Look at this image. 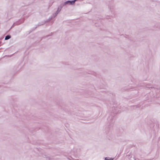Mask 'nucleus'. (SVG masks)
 <instances>
[{"label":"nucleus","mask_w":160,"mask_h":160,"mask_svg":"<svg viewBox=\"0 0 160 160\" xmlns=\"http://www.w3.org/2000/svg\"><path fill=\"white\" fill-rule=\"evenodd\" d=\"M75 2V1L74 0L72 1H68L66 2L65 3L67 4L68 2H69L71 4H74Z\"/></svg>","instance_id":"1"},{"label":"nucleus","mask_w":160,"mask_h":160,"mask_svg":"<svg viewBox=\"0 0 160 160\" xmlns=\"http://www.w3.org/2000/svg\"><path fill=\"white\" fill-rule=\"evenodd\" d=\"M11 38V37L10 36L7 35L6 37L5 38V40H8V39H9V38Z\"/></svg>","instance_id":"2"},{"label":"nucleus","mask_w":160,"mask_h":160,"mask_svg":"<svg viewBox=\"0 0 160 160\" xmlns=\"http://www.w3.org/2000/svg\"><path fill=\"white\" fill-rule=\"evenodd\" d=\"M105 160H110L108 158H105Z\"/></svg>","instance_id":"3"}]
</instances>
